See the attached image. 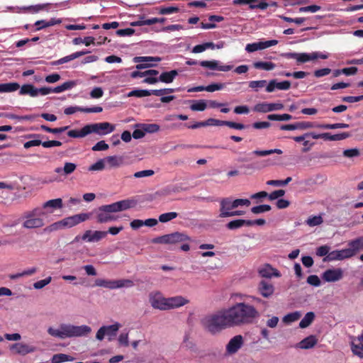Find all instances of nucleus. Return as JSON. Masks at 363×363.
<instances>
[{
  "mask_svg": "<svg viewBox=\"0 0 363 363\" xmlns=\"http://www.w3.org/2000/svg\"><path fill=\"white\" fill-rule=\"evenodd\" d=\"M189 301L182 296L167 298V310L177 308L189 303Z\"/></svg>",
  "mask_w": 363,
  "mask_h": 363,
  "instance_id": "18",
  "label": "nucleus"
},
{
  "mask_svg": "<svg viewBox=\"0 0 363 363\" xmlns=\"http://www.w3.org/2000/svg\"><path fill=\"white\" fill-rule=\"evenodd\" d=\"M45 212L39 208H35L32 211L26 212L23 216L24 220L23 227L26 229L40 228L44 226L45 223L43 218L36 216H43Z\"/></svg>",
  "mask_w": 363,
  "mask_h": 363,
  "instance_id": "5",
  "label": "nucleus"
},
{
  "mask_svg": "<svg viewBox=\"0 0 363 363\" xmlns=\"http://www.w3.org/2000/svg\"><path fill=\"white\" fill-rule=\"evenodd\" d=\"M284 105L281 103H259L254 106V111L259 113H268L273 111L281 110Z\"/></svg>",
  "mask_w": 363,
  "mask_h": 363,
  "instance_id": "13",
  "label": "nucleus"
},
{
  "mask_svg": "<svg viewBox=\"0 0 363 363\" xmlns=\"http://www.w3.org/2000/svg\"><path fill=\"white\" fill-rule=\"evenodd\" d=\"M253 66L256 69H261L264 70H272L275 67V64L271 62H255Z\"/></svg>",
  "mask_w": 363,
  "mask_h": 363,
  "instance_id": "39",
  "label": "nucleus"
},
{
  "mask_svg": "<svg viewBox=\"0 0 363 363\" xmlns=\"http://www.w3.org/2000/svg\"><path fill=\"white\" fill-rule=\"evenodd\" d=\"M105 167L104 160H99L96 163L93 164L89 167V171H99L102 170Z\"/></svg>",
  "mask_w": 363,
  "mask_h": 363,
  "instance_id": "61",
  "label": "nucleus"
},
{
  "mask_svg": "<svg viewBox=\"0 0 363 363\" xmlns=\"http://www.w3.org/2000/svg\"><path fill=\"white\" fill-rule=\"evenodd\" d=\"M10 350L14 351L16 354L26 355L35 352L36 348L23 342H18L11 345L10 346Z\"/></svg>",
  "mask_w": 363,
  "mask_h": 363,
  "instance_id": "15",
  "label": "nucleus"
},
{
  "mask_svg": "<svg viewBox=\"0 0 363 363\" xmlns=\"http://www.w3.org/2000/svg\"><path fill=\"white\" fill-rule=\"evenodd\" d=\"M50 4H38L35 6L25 7L23 8V9L28 13H38L40 11L48 10V8Z\"/></svg>",
  "mask_w": 363,
  "mask_h": 363,
  "instance_id": "40",
  "label": "nucleus"
},
{
  "mask_svg": "<svg viewBox=\"0 0 363 363\" xmlns=\"http://www.w3.org/2000/svg\"><path fill=\"white\" fill-rule=\"evenodd\" d=\"M86 126L87 129L86 133H88V134L94 133L99 135H106L115 130V125L108 122L92 123L86 125Z\"/></svg>",
  "mask_w": 363,
  "mask_h": 363,
  "instance_id": "8",
  "label": "nucleus"
},
{
  "mask_svg": "<svg viewBox=\"0 0 363 363\" xmlns=\"http://www.w3.org/2000/svg\"><path fill=\"white\" fill-rule=\"evenodd\" d=\"M356 342L352 343V351L355 355L363 358V333L357 337Z\"/></svg>",
  "mask_w": 363,
  "mask_h": 363,
  "instance_id": "27",
  "label": "nucleus"
},
{
  "mask_svg": "<svg viewBox=\"0 0 363 363\" xmlns=\"http://www.w3.org/2000/svg\"><path fill=\"white\" fill-rule=\"evenodd\" d=\"M91 328L86 325H74L70 323H61L57 328L49 327L48 333L61 340L65 338L85 337L90 334Z\"/></svg>",
  "mask_w": 363,
  "mask_h": 363,
  "instance_id": "2",
  "label": "nucleus"
},
{
  "mask_svg": "<svg viewBox=\"0 0 363 363\" xmlns=\"http://www.w3.org/2000/svg\"><path fill=\"white\" fill-rule=\"evenodd\" d=\"M63 206L62 199L49 200L43 204V209H48V213H52L54 210L60 209Z\"/></svg>",
  "mask_w": 363,
  "mask_h": 363,
  "instance_id": "25",
  "label": "nucleus"
},
{
  "mask_svg": "<svg viewBox=\"0 0 363 363\" xmlns=\"http://www.w3.org/2000/svg\"><path fill=\"white\" fill-rule=\"evenodd\" d=\"M343 277V271L341 268L330 269L325 271L322 278L327 282H335L340 280Z\"/></svg>",
  "mask_w": 363,
  "mask_h": 363,
  "instance_id": "14",
  "label": "nucleus"
},
{
  "mask_svg": "<svg viewBox=\"0 0 363 363\" xmlns=\"http://www.w3.org/2000/svg\"><path fill=\"white\" fill-rule=\"evenodd\" d=\"M272 207L268 204H262L254 206L251 208V212L254 214H260L264 212L269 211Z\"/></svg>",
  "mask_w": 363,
  "mask_h": 363,
  "instance_id": "49",
  "label": "nucleus"
},
{
  "mask_svg": "<svg viewBox=\"0 0 363 363\" xmlns=\"http://www.w3.org/2000/svg\"><path fill=\"white\" fill-rule=\"evenodd\" d=\"M108 149V145L105 143L104 140L98 142L91 148L93 151H104Z\"/></svg>",
  "mask_w": 363,
  "mask_h": 363,
  "instance_id": "60",
  "label": "nucleus"
},
{
  "mask_svg": "<svg viewBox=\"0 0 363 363\" xmlns=\"http://www.w3.org/2000/svg\"><path fill=\"white\" fill-rule=\"evenodd\" d=\"M259 273L262 277L271 278L272 276L279 277V272L272 267L269 264H266L259 269Z\"/></svg>",
  "mask_w": 363,
  "mask_h": 363,
  "instance_id": "26",
  "label": "nucleus"
},
{
  "mask_svg": "<svg viewBox=\"0 0 363 363\" xmlns=\"http://www.w3.org/2000/svg\"><path fill=\"white\" fill-rule=\"evenodd\" d=\"M200 323L204 330L213 335L231 327L225 310L207 315L201 319Z\"/></svg>",
  "mask_w": 363,
  "mask_h": 363,
  "instance_id": "3",
  "label": "nucleus"
},
{
  "mask_svg": "<svg viewBox=\"0 0 363 363\" xmlns=\"http://www.w3.org/2000/svg\"><path fill=\"white\" fill-rule=\"evenodd\" d=\"M225 310L231 327L252 323L260 315L253 306L245 303H238Z\"/></svg>",
  "mask_w": 363,
  "mask_h": 363,
  "instance_id": "1",
  "label": "nucleus"
},
{
  "mask_svg": "<svg viewBox=\"0 0 363 363\" xmlns=\"http://www.w3.org/2000/svg\"><path fill=\"white\" fill-rule=\"evenodd\" d=\"M292 118V116L288 113L284 114H269L267 116V119L270 121H289Z\"/></svg>",
  "mask_w": 363,
  "mask_h": 363,
  "instance_id": "42",
  "label": "nucleus"
},
{
  "mask_svg": "<svg viewBox=\"0 0 363 363\" xmlns=\"http://www.w3.org/2000/svg\"><path fill=\"white\" fill-rule=\"evenodd\" d=\"M267 84L266 80L251 81L249 82V87L255 91H258L259 89L267 86Z\"/></svg>",
  "mask_w": 363,
  "mask_h": 363,
  "instance_id": "48",
  "label": "nucleus"
},
{
  "mask_svg": "<svg viewBox=\"0 0 363 363\" xmlns=\"http://www.w3.org/2000/svg\"><path fill=\"white\" fill-rule=\"evenodd\" d=\"M74 358L65 354H56L52 357V363H61L64 362L73 361Z\"/></svg>",
  "mask_w": 363,
  "mask_h": 363,
  "instance_id": "38",
  "label": "nucleus"
},
{
  "mask_svg": "<svg viewBox=\"0 0 363 363\" xmlns=\"http://www.w3.org/2000/svg\"><path fill=\"white\" fill-rule=\"evenodd\" d=\"M86 126H84L80 131L77 130H71L67 132V135L71 138H84L86 136L88 133H86Z\"/></svg>",
  "mask_w": 363,
  "mask_h": 363,
  "instance_id": "47",
  "label": "nucleus"
},
{
  "mask_svg": "<svg viewBox=\"0 0 363 363\" xmlns=\"http://www.w3.org/2000/svg\"><path fill=\"white\" fill-rule=\"evenodd\" d=\"M107 235L106 231H91L90 230L85 231L82 239L88 242H98Z\"/></svg>",
  "mask_w": 363,
  "mask_h": 363,
  "instance_id": "16",
  "label": "nucleus"
},
{
  "mask_svg": "<svg viewBox=\"0 0 363 363\" xmlns=\"http://www.w3.org/2000/svg\"><path fill=\"white\" fill-rule=\"evenodd\" d=\"M63 223L61 220L53 223L43 229V233L46 234L51 233L55 231H57L63 228Z\"/></svg>",
  "mask_w": 363,
  "mask_h": 363,
  "instance_id": "36",
  "label": "nucleus"
},
{
  "mask_svg": "<svg viewBox=\"0 0 363 363\" xmlns=\"http://www.w3.org/2000/svg\"><path fill=\"white\" fill-rule=\"evenodd\" d=\"M349 247L340 250H334L330 252L323 258L324 262H331L335 260H343L352 257Z\"/></svg>",
  "mask_w": 363,
  "mask_h": 363,
  "instance_id": "12",
  "label": "nucleus"
},
{
  "mask_svg": "<svg viewBox=\"0 0 363 363\" xmlns=\"http://www.w3.org/2000/svg\"><path fill=\"white\" fill-rule=\"evenodd\" d=\"M284 194L285 191L284 189H279L269 194L268 198L270 201H273L283 196Z\"/></svg>",
  "mask_w": 363,
  "mask_h": 363,
  "instance_id": "62",
  "label": "nucleus"
},
{
  "mask_svg": "<svg viewBox=\"0 0 363 363\" xmlns=\"http://www.w3.org/2000/svg\"><path fill=\"white\" fill-rule=\"evenodd\" d=\"M95 285L97 286L104 287L109 289H116L123 287H131L134 283L130 279H118V280H107L103 279H97L95 281Z\"/></svg>",
  "mask_w": 363,
  "mask_h": 363,
  "instance_id": "7",
  "label": "nucleus"
},
{
  "mask_svg": "<svg viewBox=\"0 0 363 363\" xmlns=\"http://www.w3.org/2000/svg\"><path fill=\"white\" fill-rule=\"evenodd\" d=\"M189 240L190 238L187 235L183 233L175 232L173 233L167 234L162 236L155 238L154 239L152 240V242L155 244L173 245Z\"/></svg>",
  "mask_w": 363,
  "mask_h": 363,
  "instance_id": "6",
  "label": "nucleus"
},
{
  "mask_svg": "<svg viewBox=\"0 0 363 363\" xmlns=\"http://www.w3.org/2000/svg\"><path fill=\"white\" fill-rule=\"evenodd\" d=\"M282 150L280 149H272V150H255L253 152V154L257 155V156H267L273 153H277L278 155L282 154Z\"/></svg>",
  "mask_w": 363,
  "mask_h": 363,
  "instance_id": "50",
  "label": "nucleus"
},
{
  "mask_svg": "<svg viewBox=\"0 0 363 363\" xmlns=\"http://www.w3.org/2000/svg\"><path fill=\"white\" fill-rule=\"evenodd\" d=\"M116 220V217L110 214L103 206H100L96 211V221L99 223H108Z\"/></svg>",
  "mask_w": 363,
  "mask_h": 363,
  "instance_id": "19",
  "label": "nucleus"
},
{
  "mask_svg": "<svg viewBox=\"0 0 363 363\" xmlns=\"http://www.w3.org/2000/svg\"><path fill=\"white\" fill-rule=\"evenodd\" d=\"M350 136L349 133H342L335 135H331L330 133H324L317 134L318 139L322 138L325 140H330V141H338L345 140Z\"/></svg>",
  "mask_w": 363,
  "mask_h": 363,
  "instance_id": "20",
  "label": "nucleus"
},
{
  "mask_svg": "<svg viewBox=\"0 0 363 363\" xmlns=\"http://www.w3.org/2000/svg\"><path fill=\"white\" fill-rule=\"evenodd\" d=\"M141 128L145 130V133H153L160 130V126L157 124H142Z\"/></svg>",
  "mask_w": 363,
  "mask_h": 363,
  "instance_id": "55",
  "label": "nucleus"
},
{
  "mask_svg": "<svg viewBox=\"0 0 363 363\" xmlns=\"http://www.w3.org/2000/svg\"><path fill=\"white\" fill-rule=\"evenodd\" d=\"M75 85H76L75 82L68 81V82L63 83L60 86H57L55 87L54 89H52V92L60 93L65 90L72 88Z\"/></svg>",
  "mask_w": 363,
  "mask_h": 363,
  "instance_id": "37",
  "label": "nucleus"
},
{
  "mask_svg": "<svg viewBox=\"0 0 363 363\" xmlns=\"http://www.w3.org/2000/svg\"><path fill=\"white\" fill-rule=\"evenodd\" d=\"M244 344L243 337L240 335L234 336L230 340L225 347V355H233L238 352Z\"/></svg>",
  "mask_w": 363,
  "mask_h": 363,
  "instance_id": "10",
  "label": "nucleus"
},
{
  "mask_svg": "<svg viewBox=\"0 0 363 363\" xmlns=\"http://www.w3.org/2000/svg\"><path fill=\"white\" fill-rule=\"evenodd\" d=\"M301 317V313L299 311H295L284 316L283 322L285 323H290L298 320Z\"/></svg>",
  "mask_w": 363,
  "mask_h": 363,
  "instance_id": "41",
  "label": "nucleus"
},
{
  "mask_svg": "<svg viewBox=\"0 0 363 363\" xmlns=\"http://www.w3.org/2000/svg\"><path fill=\"white\" fill-rule=\"evenodd\" d=\"M61 221L63 223V225H62L63 228H72V227L77 225V220H75L74 216L67 217V218L61 220Z\"/></svg>",
  "mask_w": 363,
  "mask_h": 363,
  "instance_id": "53",
  "label": "nucleus"
},
{
  "mask_svg": "<svg viewBox=\"0 0 363 363\" xmlns=\"http://www.w3.org/2000/svg\"><path fill=\"white\" fill-rule=\"evenodd\" d=\"M296 130H307L313 128L315 126V123L312 122H296Z\"/></svg>",
  "mask_w": 363,
  "mask_h": 363,
  "instance_id": "58",
  "label": "nucleus"
},
{
  "mask_svg": "<svg viewBox=\"0 0 363 363\" xmlns=\"http://www.w3.org/2000/svg\"><path fill=\"white\" fill-rule=\"evenodd\" d=\"M51 280H52V277H47L45 279H42V280H40V281H38L35 282L33 284V287L35 289H41L44 286H45L48 284H50Z\"/></svg>",
  "mask_w": 363,
  "mask_h": 363,
  "instance_id": "57",
  "label": "nucleus"
},
{
  "mask_svg": "<svg viewBox=\"0 0 363 363\" xmlns=\"http://www.w3.org/2000/svg\"><path fill=\"white\" fill-rule=\"evenodd\" d=\"M151 95V91L149 90H143V89H137L131 91L128 94V96H136V97H143Z\"/></svg>",
  "mask_w": 363,
  "mask_h": 363,
  "instance_id": "51",
  "label": "nucleus"
},
{
  "mask_svg": "<svg viewBox=\"0 0 363 363\" xmlns=\"http://www.w3.org/2000/svg\"><path fill=\"white\" fill-rule=\"evenodd\" d=\"M200 65L203 67H207L211 69H218L222 72H228L230 71L233 66L231 65H221L219 66L218 62L216 60L213 61H201L200 62Z\"/></svg>",
  "mask_w": 363,
  "mask_h": 363,
  "instance_id": "21",
  "label": "nucleus"
},
{
  "mask_svg": "<svg viewBox=\"0 0 363 363\" xmlns=\"http://www.w3.org/2000/svg\"><path fill=\"white\" fill-rule=\"evenodd\" d=\"M315 313L313 312H308L303 319L299 323V327L301 328H306L308 327L315 318Z\"/></svg>",
  "mask_w": 363,
  "mask_h": 363,
  "instance_id": "35",
  "label": "nucleus"
},
{
  "mask_svg": "<svg viewBox=\"0 0 363 363\" xmlns=\"http://www.w3.org/2000/svg\"><path fill=\"white\" fill-rule=\"evenodd\" d=\"M348 246L352 257H354L359 251L363 250V236L350 240L348 242Z\"/></svg>",
  "mask_w": 363,
  "mask_h": 363,
  "instance_id": "22",
  "label": "nucleus"
},
{
  "mask_svg": "<svg viewBox=\"0 0 363 363\" xmlns=\"http://www.w3.org/2000/svg\"><path fill=\"white\" fill-rule=\"evenodd\" d=\"M323 219L321 216H314L309 217L306 220V223L310 227H314L323 223Z\"/></svg>",
  "mask_w": 363,
  "mask_h": 363,
  "instance_id": "44",
  "label": "nucleus"
},
{
  "mask_svg": "<svg viewBox=\"0 0 363 363\" xmlns=\"http://www.w3.org/2000/svg\"><path fill=\"white\" fill-rule=\"evenodd\" d=\"M234 201H231L230 198H224L220 201V218H226L228 216L223 215L226 212H231V209L236 208L235 206H234Z\"/></svg>",
  "mask_w": 363,
  "mask_h": 363,
  "instance_id": "24",
  "label": "nucleus"
},
{
  "mask_svg": "<svg viewBox=\"0 0 363 363\" xmlns=\"http://www.w3.org/2000/svg\"><path fill=\"white\" fill-rule=\"evenodd\" d=\"M132 203L133 201L130 200H122L111 204L104 205L103 206L107 212L112 214L113 213L120 212L131 208Z\"/></svg>",
  "mask_w": 363,
  "mask_h": 363,
  "instance_id": "11",
  "label": "nucleus"
},
{
  "mask_svg": "<svg viewBox=\"0 0 363 363\" xmlns=\"http://www.w3.org/2000/svg\"><path fill=\"white\" fill-rule=\"evenodd\" d=\"M177 216L178 214L176 212H169L162 213L159 216V220L161 223H166L177 218Z\"/></svg>",
  "mask_w": 363,
  "mask_h": 363,
  "instance_id": "52",
  "label": "nucleus"
},
{
  "mask_svg": "<svg viewBox=\"0 0 363 363\" xmlns=\"http://www.w3.org/2000/svg\"><path fill=\"white\" fill-rule=\"evenodd\" d=\"M330 247L328 245H323L317 249L316 255L319 257L327 256L330 253Z\"/></svg>",
  "mask_w": 363,
  "mask_h": 363,
  "instance_id": "64",
  "label": "nucleus"
},
{
  "mask_svg": "<svg viewBox=\"0 0 363 363\" xmlns=\"http://www.w3.org/2000/svg\"><path fill=\"white\" fill-rule=\"evenodd\" d=\"M234 4L248 5L250 9H259L267 14H272L277 11L278 4L267 0H233Z\"/></svg>",
  "mask_w": 363,
  "mask_h": 363,
  "instance_id": "4",
  "label": "nucleus"
},
{
  "mask_svg": "<svg viewBox=\"0 0 363 363\" xmlns=\"http://www.w3.org/2000/svg\"><path fill=\"white\" fill-rule=\"evenodd\" d=\"M251 223H252L250 222V220L238 219V220H234L230 221L226 225V227L229 230H235V229L240 228L244 225L250 226Z\"/></svg>",
  "mask_w": 363,
  "mask_h": 363,
  "instance_id": "30",
  "label": "nucleus"
},
{
  "mask_svg": "<svg viewBox=\"0 0 363 363\" xmlns=\"http://www.w3.org/2000/svg\"><path fill=\"white\" fill-rule=\"evenodd\" d=\"M207 104L205 100L194 101L190 108L194 111H203L206 108Z\"/></svg>",
  "mask_w": 363,
  "mask_h": 363,
  "instance_id": "43",
  "label": "nucleus"
},
{
  "mask_svg": "<svg viewBox=\"0 0 363 363\" xmlns=\"http://www.w3.org/2000/svg\"><path fill=\"white\" fill-rule=\"evenodd\" d=\"M178 74L177 70H172L170 72H162L160 76V81L164 83H171L173 82L175 77Z\"/></svg>",
  "mask_w": 363,
  "mask_h": 363,
  "instance_id": "33",
  "label": "nucleus"
},
{
  "mask_svg": "<svg viewBox=\"0 0 363 363\" xmlns=\"http://www.w3.org/2000/svg\"><path fill=\"white\" fill-rule=\"evenodd\" d=\"M19 94L35 97L37 96V88L30 84H24L21 87Z\"/></svg>",
  "mask_w": 363,
  "mask_h": 363,
  "instance_id": "31",
  "label": "nucleus"
},
{
  "mask_svg": "<svg viewBox=\"0 0 363 363\" xmlns=\"http://www.w3.org/2000/svg\"><path fill=\"white\" fill-rule=\"evenodd\" d=\"M258 291L262 296L269 298L273 294L274 289V286L268 281H261L259 284Z\"/></svg>",
  "mask_w": 363,
  "mask_h": 363,
  "instance_id": "23",
  "label": "nucleus"
},
{
  "mask_svg": "<svg viewBox=\"0 0 363 363\" xmlns=\"http://www.w3.org/2000/svg\"><path fill=\"white\" fill-rule=\"evenodd\" d=\"M292 180V178L289 177L284 180H269L267 182V184L270 186H286Z\"/></svg>",
  "mask_w": 363,
  "mask_h": 363,
  "instance_id": "56",
  "label": "nucleus"
},
{
  "mask_svg": "<svg viewBox=\"0 0 363 363\" xmlns=\"http://www.w3.org/2000/svg\"><path fill=\"white\" fill-rule=\"evenodd\" d=\"M308 138H312L313 139H318L317 133L314 132H308L299 136H294L292 139L297 143L304 142Z\"/></svg>",
  "mask_w": 363,
  "mask_h": 363,
  "instance_id": "45",
  "label": "nucleus"
},
{
  "mask_svg": "<svg viewBox=\"0 0 363 363\" xmlns=\"http://www.w3.org/2000/svg\"><path fill=\"white\" fill-rule=\"evenodd\" d=\"M106 160L107 162L113 167H119L123 164V159L122 157H118L116 156H108L106 157Z\"/></svg>",
  "mask_w": 363,
  "mask_h": 363,
  "instance_id": "46",
  "label": "nucleus"
},
{
  "mask_svg": "<svg viewBox=\"0 0 363 363\" xmlns=\"http://www.w3.org/2000/svg\"><path fill=\"white\" fill-rule=\"evenodd\" d=\"M318 340L314 335H310L298 343L301 349L308 350L313 347L317 344Z\"/></svg>",
  "mask_w": 363,
  "mask_h": 363,
  "instance_id": "29",
  "label": "nucleus"
},
{
  "mask_svg": "<svg viewBox=\"0 0 363 363\" xmlns=\"http://www.w3.org/2000/svg\"><path fill=\"white\" fill-rule=\"evenodd\" d=\"M121 327V325L118 323L107 325L106 329V335L108 337V340L109 341H111L113 340V338L116 337L117 332L118 331L119 328Z\"/></svg>",
  "mask_w": 363,
  "mask_h": 363,
  "instance_id": "32",
  "label": "nucleus"
},
{
  "mask_svg": "<svg viewBox=\"0 0 363 363\" xmlns=\"http://www.w3.org/2000/svg\"><path fill=\"white\" fill-rule=\"evenodd\" d=\"M77 168V165L72 162H66L63 168L57 167L55 169V172L60 174L64 177L72 174Z\"/></svg>",
  "mask_w": 363,
  "mask_h": 363,
  "instance_id": "28",
  "label": "nucleus"
},
{
  "mask_svg": "<svg viewBox=\"0 0 363 363\" xmlns=\"http://www.w3.org/2000/svg\"><path fill=\"white\" fill-rule=\"evenodd\" d=\"M291 87V82L289 81H283L281 82H277V79H272L269 82L266 86V91L269 93L273 92L275 89L279 90H288Z\"/></svg>",
  "mask_w": 363,
  "mask_h": 363,
  "instance_id": "17",
  "label": "nucleus"
},
{
  "mask_svg": "<svg viewBox=\"0 0 363 363\" xmlns=\"http://www.w3.org/2000/svg\"><path fill=\"white\" fill-rule=\"evenodd\" d=\"M359 155V150L357 148L348 149L343 151V155L346 157H357Z\"/></svg>",
  "mask_w": 363,
  "mask_h": 363,
  "instance_id": "63",
  "label": "nucleus"
},
{
  "mask_svg": "<svg viewBox=\"0 0 363 363\" xmlns=\"http://www.w3.org/2000/svg\"><path fill=\"white\" fill-rule=\"evenodd\" d=\"M20 88L19 84L17 82H10L0 84V92H13Z\"/></svg>",
  "mask_w": 363,
  "mask_h": 363,
  "instance_id": "34",
  "label": "nucleus"
},
{
  "mask_svg": "<svg viewBox=\"0 0 363 363\" xmlns=\"http://www.w3.org/2000/svg\"><path fill=\"white\" fill-rule=\"evenodd\" d=\"M149 302L155 309L167 311V298L159 291H153L149 294Z\"/></svg>",
  "mask_w": 363,
  "mask_h": 363,
  "instance_id": "9",
  "label": "nucleus"
},
{
  "mask_svg": "<svg viewBox=\"0 0 363 363\" xmlns=\"http://www.w3.org/2000/svg\"><path fill=\"white\" fill-rule=\"evenodd\" d=\"M40 128L42 130L46 131V132L57 134V133H61L62 132H65V130H67L69 128V126H64V127H60V128H49V127H48V126H46L45 125H42L40 126Z\"/></svg>",
  "mask_w": 363,
  "mask_h": 363,
  "instance_id": "54",
  "label": "nucleus"
},
{
  "mask_svg": "<svg viewBox=\"0 0 363 363\" xmlns=\"http://www.w3.org/2000/svg\"><path fill=\"white\" fill-rule=\"evenodd\" d=\"M246 51L248 52H252L257 50H263V47H262L261 42L254 43L251 44H247L245 48Z\"/></svg>",
  "mask_w": 363,
  "mask_h": 363,
  "instance_id": "59",
  "label": "nucleus"
}]
</instances>
